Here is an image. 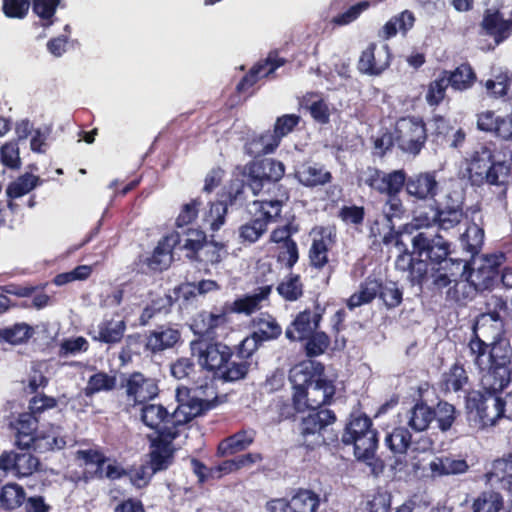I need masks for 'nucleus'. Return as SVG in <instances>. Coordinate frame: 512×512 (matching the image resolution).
<instances>
[{
  "instance_id": "1",
  "label": "nucleus",
  "mask_w": 512,
  "mask_h": 512,
  "mask_svg": "<svg viewBox=\"0 0 512 512\" xmlns=\"http://www.w3.org/2000/svg\"><path fill=\"white\" fill-rule=\"evenodd\" d=\"M467 347L474 365L482 374L483 391H470L465 396V407L481 426H493L506 417V402L501 393L512 385V345L504 333H498L488 343L474 331Z\"/></svg>"
},
{
  "instance_id": "2",
  "label": "nucleus",
  "mask_w": 512,
  "mask_h": 512,
  "mask_svg": "<svg viewBox=\"0 0 512 512\" xmlns=\"http://www.w3.org/2000/svg\"><path fill=\"white\" fill-rule=\"evenodd\" d=\"M289 379L292 400L298 409L305 410L295 427L299 444L312 451L338 441L336 434L325 436L337 415L326 407L333 401L336 386L326 377L324 364L311 359L302 361L290 370Z\"/></svg>"
},
{
  "instance_id": "3",
  "label": "nucleus",
  "mask_w": 512,
  "mask_h": 512,
  "mask_svg": "<svg viewBox=\"0 0 512 512\" xmlns=\"http://www.w3.org/2000/svg\"><path fill=\"white\" fill-rule=\"evenodd\" d=\"M264 343L253 332L232 349L222 342L193 343L192 352L202 368L211 372L214 379L235 382L244 379L251 366L253 354Z\"/></svg>"
},
{
  "instance_id": "4",
  "label": "nucleus",
  "mask_w": 512,
  "mask_h": 512,
  "mask_svg": "<svg viewBox=\"0 0 512 512\" xmlns=\"http://www.w3.org/2000/svg\"><path fill=\"white\" fill-rule=\"evenodd\" d=\"M411 243L414 255L426 264L427 281L431 279L434 288L439 290L448 287L462 266L461 260L450 257V242L438 234L431 236L417 232Z\"/></svg>"
},
{
  "instance_id": "5",
  "label": "nucleus",
  "mask_w": 512,
  "mask_h": 512,
  "mask_svg": "<svg viewBox=\"0 0 512 512\" xmlns=\"http://www.w3.org/2000/svg\"><path fill=\"white\" fill-rule=\"evenodd\" d=\"M246 184L253 195H261L260 201L273 207L284 206L290 199L289 189L280 183L285 175V165L273 158H260L248 162L244 167Z\"/></svg>"
},
{
  "instance_id": "6",
  "label": "nucleus",
  "mask_w": 512,
  "mask_h": 512,
  "mask_svg": "<svg viewBox=\"0 0 512 512\" xmlns=\"http://www.w3.org/2000/svg\"><path fill=\"white\" fill-rule=\"evenodd\" d=\"M341 442L345 446H353L357 460L367 462L375 458L379 447V432L369 416L361 411H353L344 426Z\"/></svg>"
},
{
  "instance_id": "7",
  "label": "nucleus",
  "mask_w": 512,
  "mask_h": 512,
  "mask_svg": "<svg viewBox=\"0 0 512 512\" xmlns=\"http://www.w3.org/2000/svg\"><path fill=\"white\" fill-rule=\"evenodd\" d=\"M472 185H503L512 175L511 165L505 161H494V151L487 144L479 145L471 154L467 167Z\"/></svg>"
},
{
  "instance_id": "8",
  "label": "nucleus",
  "mask_w": 512,
  "mask_h": 512,
  "mask_svg": "<svg viewBox=\"0 0 512 512\" xmlns=\"http://www.w3.org/2000/svg\"><path fill=\"white\" fill-rule=\"evenodd\" d=\"M118 389L132 408L152 402L160 394L158 380L141 371L120 373Z\"/></svg>"
},
{
  "instance_id": "9",
  "label": "nucleus",
  "mask_w": 512,
  "mask_h": 512,
  "mask_svg": "<svg viewBox=\"0 0 512 512\" xmlns=\"http://www.w3.org/2000/svg\"><path fill=\"white\" fill-rule=\"evenodd\" d=\"M395 144L406 154H420L427 142V129L421 117L406 116L396 121L394 127Z\"/></svg>"
},
{
  "instance_id": "10",
  "label": "nucleus",
  "mask_w": 512,
  "mask_h": 512,
  "mask_svg": "<svg viewBox=\"0 0 512 512\" xmlns=\"http://www.w3.org/2000/svg\"><path fill=\"white\" fill-rule=\"evenodd\" d=\"M42 470L40 459L28 450H4L0 454V473L17 479L31 477Z\"/></svg>"
},
{
  "instance_id": "11",
  "label": "nucleus",
  "mask_w": 512,
  "mask_h": 512,
  "mask_svg": "<svg viewBox=\"0 0 512 512\" xmlns=\"http://www.w3.org/2000/svg\"><path fill=\"white\" fill-rule=\"evenodd\" d=\"M254 208V219L243 224L239 228V235L242 242L255 243L267 231V225L280 217L283 206L273 207L266 201L255 200L252 203Z\"/></svg>"
},
{
  "instance_id": "12",
  "label": "nucleus",
  "mask_w": 512,
  "mask_h": 512,
  "mask_svg": "<svg viewBox=\"0 0 512 512\" xmlns=\"http://www.w3.org/2000/svg\"><path fill=\"white\" fill-rule=\"evenodd\" d=\"M213 394L214 396L211 399L189 396L186 402H182L178 393L179 404L174 410V426L171 429L178 431L181 435L187 429L188 423L194 418L205 415L208 411L216 408L219 399L215 392Z\"/></svg>"
},
{
  "instance_id": "13",
  "label": "nucleus",
  "mask_w": 512,
  "mask_h": 512,
  "mask_svg": "<svg viewBox=\"0 0 512 512\" xmlns=\"http://www.w3.org/2000/svg\"><path fill=\"white\" fill-rule=\"evenodd\" d=\"M179 432L165 429L150 440L149 467L152 474L167 470L174 462L173 441L180 437Z\"/></svg>"
},
{
  "instance_id": "14",
  "label": "nucleus",
  "mask_w": 512,
  "mask_h": 512,
  "mask_svg": "<svg viewBox=\"0 0 512 512\" xmlns=\"http://www.w3.org/2000/svg\"><path fill=\"white\" fill-rule=\"evenodd\" d=\"M308 251L309 265L318 271L329 266V251L336 244L337 230L334 225L317 226Z\"/></svg>"
},
{
  "instance_id": "15",
  "label": "nucleus",
  "mask_w": 512,
  "mask_h": 512,
  "mask_svg": "<svg viewBox=\"0 0 512 512\" xmlns=\"http://www.w3.org/2000/svg\"><path fill=\"white\" fill-rule=\"evenodd\" d=\"M326 312L317 299L314 301L313 310L306 308L300 311L286 328L285 336L290 341H303L311 333L318 330Z\"/></svg>"
},
{
  "instance_id": "16",
  "label": "nucleus",
  "mask_w": 512,
  "mask_h": 512,
  "mask_svg": "<svg viewBox=\"0 0 512 512\" xmlns=\"http://www.w3.org/2000/svg\"><path fill=\"white\" fill-rule=\"evenodd\" d=\"M229 323V317L226 316V313L221 306L220 308H215V311H201L194 318L191 323V330L193 333L199 337L198 341H193L191 343V347L193 343H204L206 344V340H214L218 337L217 330L219 328H225Z\"/></svg>"
},
{
  "instance_id": "17",
  "label": "nucleus",
  "mask_w": 512,
  "mask_h": 512,
  "mask_svg": "<svg viewBox=\"0 0 512 512\" xmlns=\"http://www.w3.org/2000/svg\"><path fill=\"white\" fill-rule=\"evenodd\" d=\"M182 332L179 324L167 322L157 325L145 335V350L152 355L174 348L181 342Z\"/></svg>"
},
{
  "instance_id": "18",
  "label": "nucleus",
  "mask_w": 512,
  "mask_h": 512,
  "mask_svg": "<svg viewBox=\"0 0 512 512\" xmlns=\"http://www.w3.org/2000/svg\"><path fill=\"white\" fill-rule=\"evenodd\" d=\"M286 62L287 60L280 57L277 50L270 51L265 59L255 63L241 78L236 86V92L238 94L248 92L261 78L270 76Z\"/></svg>"
},
{
  "instance_id": "19",
  "label": "nucleus",
  "mask_w": 512,
  "mask_h": 512,
  "mask_svg": "<svg viewBox=\"0 0 512 512\" xmlns=\"http://www.w3.org/2000/svg\"><path fill=\"white\" fill-rule=\"evenodd\" d=\"M365 184L380 194L393 196L402 191L405 185V172L404 170H394L385 173L378 168L369 167Z\"/></svg>"
},
{
  "instance_id": "20",
  "label": "nucleus",
  "mask_w": 512,
  "mask_h": 512,
  "mask_svg": "<svg viewBox=\"0 0 512 512\" xmlns=\"http://www.w3.org/2000/svg\"><path fill=\"white\" fill-rule=\"evenodd\" d=\"M180 238L176 233H170L161 238L148 257L139 256V262L146 265L149 271L162 272L168 269L173 259V250L176 249Z\"/></svg>"
},
{
  "instance_id": "21",
  "label": "nucleus",
  "mask_w": 512,
  "mask_h": 512,
  "mask_svg": "<svg viewBox=\"0 0 512 512\" xmlns=\"http://www.w3.org/2000/svg\"><path fill=\"white\" fill-rule=\"evenodd\" d=\"M436 171L420 172L407 177L405 175V188L407 194L416 200L434 199L439 192V182Z\"/></svg>"
},
{
  "instance_id": "22",
  "label": "nucleus",
  "mask_w": 512,
  "mask_h": 512,
  "mask_svg": "<svg viewBox=\"0 0 512 512\" xmlns=\"http://www.w3.org/2000/svg\"><path fill=\"white\" fill-rule=\"evenodd\" d=\"M390 61L391 53L387 44L378 47L376 43H370L361 53L358 69L367 75H380L389 67Z\"/></svg>"
},
{
  "instance_id": "23",
  "label": "nucleus",
  "mask_w": 512,
  "mask_h": 512,
  "mask_svg": "<svg viewBox=\"0 0 512 512\" xmlns=\"http://www.w3.org/2000/svg\"><path fill=\"white\" fill-rule=\"evenodd\" d=\"M499 268L500 261L498 257L491 256L485 258L476 269L469 271L468 275L479 294L486 291L490 292L500 284Z\"/></svg>"
},
{
  "instance_id": "24",
  "label": "nucleus",
  "mask_w": 512,
  "mask_h": 512,
  "mask_svg": "<svg viewBox=\"0 0 512 512\" xmlns=\"http://www.w3.org/2000/svg\"><path fill=\"white\" fill-rule=\"evenodd\" d=\"M441 392L447 393H465V396L472 391L471 381L465 366L460 361L453 363L448 370L441 374L438 382Z\"/></svg>"
},
{
  "instance_id": "25",
  "label": "nucleus",
  "mask_w": 512,
  "mask_h": 512,
  "mask_svg": "<svg viewBox=\"0 0 512 512\" xmlns=\"http://www.w3.org/2000/svg\"><path fill=\"white\" fill-rule=\"evenodd\" d=\"M297 181L306 188L322 187L333 181L332 173L325 165L313 161H304L294 172Z\"/></svg>"
},
{
  "instance_id": "26",
  "label": "nucleus",
  "mask_w": 512,
  "mask_h": 512,
  "mask_svg": "<svg viewBox=\"0 0 512 512\" xmlns=\"http://www.w3.org/2000/svg\"><path fill=\"white\" fill-rule=\"evenodd\" d=\"M271 292L272 285L261 286L254 294H246L235 299L233 302H225L222 307L227 317L231 313L249 316L262 308L261 303L268 300Z\"/></svg>"
},
{
  "instance_id": "27",
  "label": "nucleus",
  "mask_w": 512,
  "mask_h": 512,
  "mask_svg": "<svg viewBox=\"0 0 512 512\" xmlns=\"http://www.w3.org/2000/svg\"><path fill=\"white\" fill-rule=\"evenodd\" d=\"M140 419L143 424L160 434L174 426V411L169 412L162 404L147 402L140 406Z\"/></svg>"
},
{
  "instance_id": "28",
  "label": "nucleus",
  "mask_w": 512,
  "mask_h": 512,
  "mask_svg": "<svg viewBox=\"0 0 512 512\" xmlns=\"http://www.w3.org/2000/svg\"><path fill=\"white\" fill-rule=\"evenodd\" d=\"M39 418L32 413L23 412L11 422V428L15 431V444L21 450L31 449L33 439L38 432Z\"/></svg>"
},
{
  "instance_id": "29",
  "label": "nucleus",
  "mask_w": 512,
  "mask_h": 512,
  "mask_svg": "<svg viewBox=\"0 0 512 512\" xmlns=\"http://www.w3.org/2000/svg\"><path fill=\"white\" fill-rule=\"evenodd\" d=\"M395 267L398 271L408 272V279L412 285L423 286L428 282L426 264L421 259H417L413 250L410 252L405 247L404 251L396 258Z\"/></svg>"
},
{
  "instance_id": "30",
  "label": "nucleus",
  "mask_w": 512,
  "mask_h": 512,
  "mask_svg": "<svg viewBox=\"0 0 512 512\" xmlns=\"http://www.w3.org/2000/svg\"><path fill=\"white\" fill-rule=\"evenodd\" d=\"M486 35L493 37L496 44L508 39L512 33V18L506 20L500 11L486 10L481 22Z\"/></svg>"
},
{
  "instance_id": "31",
  "label": "nucleus",
  "mask_w": 512,
  "mask_h": 512,
  "mask_svg": "<svg viewBox=\"0 0 512 512\" xmlns=\"http://www.w3.org/2000/svg\"><path fill=\"white\" fill-rule=\"evenodd\" d=\"M406 213V208L398 194L387 196L384 202L381 214L370 224V234L374 237L381 236V223H394V219H401Z\"/></svg>"
},
{
  "instance_id": "32",
  "label": "nucleus",
  "mask_w": 512,
  "mask_h": 512,
  "mask_svg": "<svg viewBox=\"0 0 512 512\" xmlns=\"http://www.w3.org/2000/svg\"><path fill=\"white\" fill-rule=\"evenodd\" d=\"M256 434V431L252 428L235 432L219 442L217 455L225 457L246 450L255 441Z\"/></svg>"
},
{
  "instance_id": "33",
  "label": "nucleus",
  "mask_w": 512,
  "mask_h": 512,
  "mask_svg": "<svg viewBox=\"0 0 512 512\" xmlns=\"http://www.w3.org/2000/svg\"><path fill=\"white\" fill-rule=\"evenodd\" d=\"M442 72L455 92H465L477 82V74L469 62H463L453 70L443 69Z\"/></svg>"
},
{
  "instance_id": "34",
  "label": "nucleus",
  "mask_w": 512,
  "mask_h": 512,
  "mask_svg": "<svg viewBox=\"0 0 512 512\" xmlns=\"http://www.w3.org/2000/svg\"><path fill=\"white\" fill-rule=\"evenodd\" d=\"M172 233L178 234L180 238L176 249L185 251L186 257L191 261H195L207 238L205 232L200 229L186 228L175 230Z\"/></svg>"
},
{
  "instance_id": "35",
  "label": "nucleus",
  "mask_w": 512,
  "mask_h": 512,
  "mask_svg": "<svg viewBox=\"0 0 512 512\" xmlns=\"http://www.w3.org/2000/svg\"><path fill=\"white\" fill-rule=\"evenodd\" d=\"M65 445L66 441L60 435L58 427L49 424L47 427L38 430L31 448L38 453H47L63 449Z\"/></svg>"
},
{
  "instance_id": "36",
  "label": "nucleus",
  "mask_w": 512,
  "mask_h": 512,
  "mask_svg": "<svg viewBox=\"0 0 512 512\" xmlns=\"http://www.w3.org/2000/svg\"><path fill=\"white\" fill-rule=\"evenodd\" d=\"M26 489L17 482H7L0 488V508L5 512H14L22 508L26 500Z\"/></svg>"
},
{
  "instance_id": "37",
  "label": "nucleus",
  "mask_w": 512,
  "mask_h": 512,
  "mask_svg": "<svg viewBox=\"0 0 512 512\" xmlns=\"http://www.w3.org/2000/svg\"><path fill=\"white\" fill-rule=\"evenodd\" d=\"M435 420L434 407L418 399L408 412V427L415 432L426 431Z\"/></svg>"
},
{
  "instance_id": "38",
  "label": "nucleus",
  "mask_w": 512,
  "mask_h": 512,
  "mask_svg": "<svg viewBox=\"0 0 512 512\" xmlns=\"http://www.w3.org/2000/svg\"><path fill=\"white\" fill-rule=\"evenodd\" d=\"M453 286L446 291V300L458 306H466L479 294L477 288L467 275L466 279L456 280L452 277Z\"/></svg>"
},
{
  "instance_id": "39",
  "label": "nucleus",
  "mask_w": 512,
  "mask_h": 512,
  "mask_svg": "<svg viewBox=\"0 0 512 512\" xmlns=\"http://www.w3.org/2000/svg\"><path fill=\"white\" fill-rule=\"evenodd\" d=\"M279 147V144L267 130L261 134L253 135L248 138L244 145L245 153L254 159H259L262 156L272 154Z\"/></svg>"
},
{
  "instance_id": "40",
  "label": "nucleus",
  "mask_w": 512,
  "mask_h": 512,
  "mask_svg": "<svg viewBox=\"0 0 512 512\" xmlns=\"http://www.w3.org/2000/svg\"><path fill=\"white\" fill-rule=\"evenodd\" d=\"M251 325L258 338L263 342H269L278 339L282 334V327L276 318L269 313H261L252 318Z\"/></svg>"
},
{
  "instance_id": "41",
  "label": "nucleus",
  "mask_w": 512,
  "mask_h": 512,
  "mask_svg": "<svg viewBox=\"0 0 512 512\" xmlns=\"http://www.w3.org/2000/svg\"><path fill=\"white\" fill-rule=\"evenodd\" d=\"M278 295L285 302H297L305 294V285L298 273L290 271L276 286Z\"/></svg>"
},
{
  "instance_id": "42",
  "label": "nucleus",
  "mask_w": 512,
  "mask_h": 512,
  "mask_svg": "<svg viewBox=\"0 0 512 512\" xmlns=\"http://www.w3.org/2000/svg\"><path fill=\"white\" fill-rule=\"evenodd\" d=\"M300 105L309 111L312 119L321 125L328 124L330 122V109L326 101L318 94L314 92H308L300 101Z\"/></svg>"
},
{
  "instance_id": "43",
  "label": "nucleus",
  "mask_w": 512,
  "mask_h": 512,
  "mask_svg": "<svg viewBox=\"0 0 512 512\" xmlns=\"http://www.w3.org/2000/svg\"><path fill=\"white\" fill-rule=\"evenodd\" d=\"M126 327L124 320L104 319L98 324V335L93 336V339L109 345L120 343Z\"/></svg>"
},
{
  "instance_id": "44",
  "label": "nucleus",
  "mask_w": 512,
  "mask_h": 512,
  "mask_svg": "<svg viewBox=\"0 0 512 512\" xmlns=\"http://www.w3.org/2000/svg\"><path fill=\"white\" fill-rule=\"evenodd\" d=\"M380 285L377 278L367 277L359 285V290L353 293L347 300L346 305L354 310L365 304L371 303L379 294Z\"/></svg>"
},
{
  "instance_id": "45",
  "label": "nucleus",
  "mask_w": 512,
  "mask_h": 512,
  "mask_svg": "<svg viewBox=\"0 0 512 512\" xmlns=\"http://www.w3.org/2000/svg\"><path fill=\"white\" fill-rule=\"evenodd\" d=\"M392 494L383 488H377L361 501L359 512H391Z\"/></svg>"
},
{
  "instance_id": "46",
  "label": "nucleus",
  "mask_w": 512,
  "mask_h": 512,
  "mask_svg": "<svg viewBox=\"0 0 512 512\" xmlns=\"http://www.w3.org/2000/svg\"><path fill=\"white\" fill-rule=\"evenodd\" d=\"M384 443L394 455H404L412 445V434L407 427L397 426L386 434Z\"/></svg>"
},
{
  "instance_id": "47",
  "label": "nucleus",
  "mask_w": 512,
  "mask_h": 512,
  "mask_svg": "<svg viewBox=\"0 0 512 512\" xmlns=\"http://www.w3.org/2000/svg\"><path fill=\"white\" fill-rule=\"evenodd\" d=\"M415 16L409 10H404L401 13L390 18L382 28V37L386 40L396 36L398 32L406 35L407 32L414 26Z\"/></svg>"
},
{
  "instance_id": "48",
  "label": "nucleus",
  "mask_w": 512,
  "mask_h": 512,
  "mask_svg": "<svg viewBox=\"0 0 512 512\" xmlns=\"http://www.w3.org/2000/svg\"><path fill=\"white\" fill-rule=\"evenodd\" d=\"M116 375H110L104 371L92 374L83 389L86 397H92L100 392H109L118 388Z\"/></svg>"
},
{
  "instance_id": "49",
  "label": "nucleus",
  "mask_w": 512,
  "mask_h": 512,
  "mask_svg": "<svg viewBox=\"0 0 512 512\" xmlns=\"http://www.w3.org/2000/svg\"><path fill=\"white\" fill-rule=\"evenodd\" d=\"M42 183L43 180L39 176L26 172L8 184L6 188V195L10 199H17L28 194Z\"/></svg>"
},
{
  "instance_id": "50",
  "label": "nucleus",
  "mask_w": 512,
  "mask_h": 512,
  "mask_svg": "<svg viewBox=\"0 0 512 512\" xmlns=\"http://www.w3.org/2000/svg\"><path fill=\"white\" fill-rule=\"evenodd\" d=\"M465 213L462 205L457 204L454 206H445L444 208H437L434 215V222L442 230H449L461 223Z\"/></svg>"
},
{
  "instance_id": "51",
  "label": "nucleus",
  "mask_w": 512,
  "mask_h": 512,
  "mask_svg": "<svg viewBox=\"0 0 512 512\" xmlns=\"http://www.w3.org/2000/svg\"><path fill=\"white\" fill-rule=\"evenodd\" d=\"M447 82L445 75L440 71L437 77L428 83L425 100L430 107L436 108L440 106L447 98V89L450 87Z\"/></svg>"
},
{
  "instance_id": "52",
  "label": "nucleus",
  "mask_w": 512,
  "mask_h": 512,
  "mask_svg": "<svg viewBox=\"0 0 512 512\" xmlns=\"http://www.w3.org/2000/svg\"><path fill=\"white\" fill-rule=\"evenodd\" d=\"M378 284L380 285L378 298L387 309H394L401 305L403 302V289L399 287L397 282L378 279Z\"/></svg>"
},
{
  "instance_id": "53",
  "label": "nucleus",
  "mask_w": 512,
  "mask_h": 512,
  "mask_svg": "<svg viewBox=\"0 0 512 512\" xmlns=\"http://www.w3.org/2000/svg\"><path fill=\"white\" fill-rule=\"evenodd\" d=\"M290 502L293 512H316L320 505V498L315 492L300 488L292 496Z\"/></svg>"
},
{
  "instance_id": "54",
  "label": "nucleus",
  "mask_w": 512,
  "mask_h": 512,
  "mask_svg": "<svg viewBox=\"0 0 512 512\" xmlns=\"http://www.w3.org/2000/svg\"><path fill=\"white\" fill-rule=\"evenodd\" d=\"M502 495L494 490H486L473 501V512H499L503 509Z\"/></svg>"
},
{
  "instance_id": "55",
  "label": "nucleus",
  "mask_w": 512,
  "mask_h": 512,
  "mask_svg": "<svg viewBox=\"0 0 512 512\" xmlns=\"http://www.w3.org/2000/svg\"><path fill=\"white\" fill-rule=\"evenodd\" d=\"M33 328L26 323H16L11 327L0 329V341L19 345L26 343L33 335Z\"/></svg>"
},
{
  "instance_id": "56",
  "label": "nucleus",
  "mask_w": 512,
  "mask_h": 512,
  "mask_svg": "<svg viewBox=\"0 0 512 512\" xmlns=\"http://www.w3.org/2000/svg\"><path fill=\"white\" fill-rule=\"evenodd\" d=\"M463 249L472 255L477 254L484 243V230L475 223H470L460 236Z\"/></svg>"
},
{
  "instance_id": "57",
  "label": "nucleus",
  "mask_w": 512,
  "mask_h": 512,
  "mask_svg": "<svg viewBox=\"0 0 512 512\" xmlns=\"http://www.w3.org/2000/svg\"><path fill=\"white\" fill-rule=\"evenodd\" d=\"M434 413L438 428L442 432L450 430L457 418L455 406L445 400H440L437 403Z\"/></svg>"
},
{
  "instance_id": "58",
  "label": "nucleus",
  "mask_w": 512,
  "mask_h": 512,
  "mask_svg": "<svg viewBox=\"0 0 512 512\" xmlns=\"http://www.w3.org/2000/svg\"><path fill=\"white\" fill-rule=\"evenodd\" d=\"M305 353L309 358L322 355L330 346V337L324 331H314L306 339Z\"/></svg>"
},
{
  "instance_id": "59",
  "label": "nucleus",
  "mask_w": 512,
  "mask_h": 512,
  "mask_svg": "<svg viewBox=\"0 0 512 512\" xmlns=\"http://www.w3.org/2000/svg\"><path fill=\"white\" fill-rule=\"evenodd\" d=\"M301 117L297 114H284L276 118L271 134L280 145L283 137L292 133L300 124Z\"/></svg>"
},
{
  "instance_id": "60",
  "label": "nucleus",
  "mask_w": 512,
  "mask_h": 512,
  "mask_svg": "<svg viewBox=\"0 0 512 512\" xmlns=\"http://www.w3.org/2000/svg\"><path fill=\"white\" fill-rule=\"evenodd\" d=\"M364 206L355 204L343 205L337 212V218L340 219L345 225L358 228L363 225L365 220Z\"/></svg>"
},
{
  "instance_id": "61",
  "label": "nucleus",
  "mask_w": 512,
  "mask_h": 512,
  "mask_svg": "<svg viewBox=\"0 0 512 512\" xmlns=\"http://www.w3.org/2000/svg\"><path fill=\"white\" fill-rule=\"evenodd\" d=\"M512 83V74L509 71H500L494 79L485 82V88L491 96L496 98L507 95Z\"/></svg>"
},
{
  "instance_id": "62",
  "label": "nucleus",
  "mask_w": 512,
  "mask_h": 512,
  "mask_svg": "<svg viewBox=\"0 0 512 512\" xmlns=\"http://www.w3.org/2000/svg\"><path fill=\"white\" fill-rule=\"evenodd\" d=\"M370 6L371 2L368 0L359 1L351 5L344 12H341L334 16L332 19V23L337 26L348 25L357 20L363 12L370 8Z\"/></svg>"
},
{
  "instance_id": "63",
  "label": "nucleus",
  "mask_w": 512,
  "mask_h": 512,
  "mask_svg": "<svg viewBox=\"0 0 512 512\" xmlns=\"http://www.w3.org/2000/svg\"><path fill=\"white\" fill-rule=\"evenodd\" d=\"M202 204L203 202L200 198L191 199L190 202L183 204L175 222L177 229H184V227L195 221Z\"/></svg>"
},
{
  "instance_id": "64",
  "label": "nucleus",
  "mask_w": 512,
  "mask_h": 512,
  "mask_svg": "<svg viewBox=\"0 0 512 512\" xmlns=\"http://www.w3.org/2000/svg\"><path fill=\"white\" fill-rule=\"evenodd\" d=\"M491 476L504 483L506 487L512 485V455L507 458L496 459L493 462Z\"/></svg>"
}]
</instances>
